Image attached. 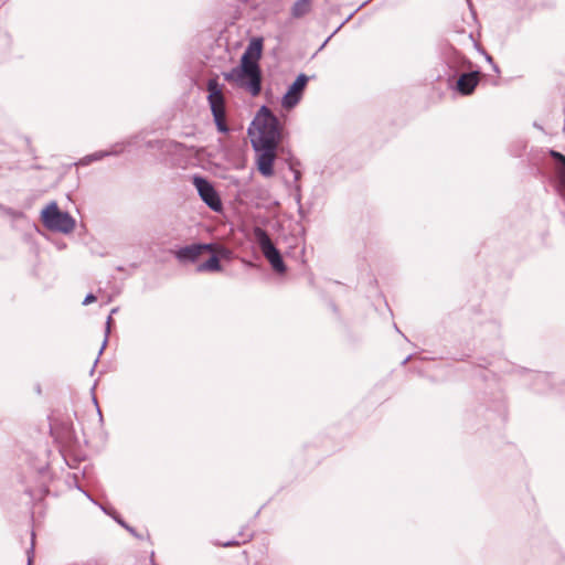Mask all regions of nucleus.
I'll return each mask as SVG.
<instances>
[{"mask_svg": "<svg viewBox=\"0 0 565 565\" xmlns=\"http://www.w3.org/2000/svg\"><path fill=\"white\" fill-rule=\"evenodd\" d=\"M253 125L254 130H249V134L255 150L277 148L281 139L279 122L266 106L259 109Z\"/></svg>", "mask_w": 565, "mask_h": 565, "instance_id": "obj_2", "label": "nucleus"}, {"mask_svg": "<svg viewBox=\"0 0 565 565\" xmlns=\"http://www.w3.org/2000/svg\"><path fill=\"white\" fill-rule=\"evenodd\" d=\"M206 88L209 93L207 102L217 130L221 132H227L228 126L226 124L225 96L223 87L218 84L216 78H211L207 82Z\"/></svg>", "mask_w": 565, "mask_h": 565, "instance_id": "obj_3", "label": "nucleus"}, {"mask_svg": "<svg viewBox=\"0 0 565 565\" xmlns=\"http://www.w3.org/2000/svg\"><path fill=\"white\" fill-rule=\"evenodd\" d=\"M255 236L265 258L269 262L273 269L279 274L286 271V265L281 258L279 250L274 246L270 237L262 228H256Z\"/></svg>", "mask_w": 565, "mask_h": 565, "instance_id": "obj_5", "label": "nucleus"}, {"mask_svg": "<svg viewBox=\"0 0 565 565\" xmlns=\"http://www.w3.org/2000/svg\"><path fill=\"white\" fill-rule=\"evenodd\" d=\"M227 254V250L224 248V252L221 253H212V256L204 263L200 264L198 266V271H221L222 267L220 264V257L218 256H225Z\"/></svg>", "mask_w": 565, "mask_h": 565, "instance_id": "obj_11", "label": "nucleus"}, {"mask_svg": "<svg viewBox=\"0 0 565 565\" xmlns=\"http://www.w3.org/2000/svg\"><path fill=\"white\" fill-rule=\"evenodd\" d=\"M276 148H260V153L257 156V168L264 177H271L274 174V161L276 159Z\"/></svg>", "mask_w": 565, "mask_h": 565, "instance_id": "obj_10", "label": "nucleus"}, {"mask_svg": "<svg viewBox=\"0 0 565 565\" xmlns=\"http://www.w3.org/2000/svg\"><path fill=\"white\" fill-rule=\"evenodd\" d=\"M262 50V40H253L242 55L239 66L223 74L225 81L245 89L254 97L262 90V71L258 64Z\"/></svg>", "mask_w": 565, "mask_h": 565, "instance_id": "obj_1", "label": "nucleus"}, {"mask_svg": "<svg viewBox=\"0 0 565 565\" xmlns=\"http://www.w3.org/2000/svg\"><path fill=\"white\" fill-rule=\"evenodd\" d=\"M307 84L308 77L305 74H300L284 95L281 100L282 108L286 110L292 109L302 98Z\"/></svg>", "mask_w": 565, "mask_h": 565, "instance_id": "obj_7", "label": "nucleus"}, {"mask_svg": "<svg viewBox=\"0 0 565 565\" xmlns=\"http://www.w3.org/2000/svg\"><path fill=\"white\" fill-rule=\"evenodd\" d=\"M311 8V0H298L291 9V13L295 18H300L308 13Z\"/></svg>", "mask_w": 565, "mask_h": 565, "instance_id": "obj_12", "label": "nucleus"}, {"mask_svg": "<svg viewBox=\"0 0 565 565\" xmlns=\"http://www.w3.org/2000/svg\"><path fill=\"white\" fill-rule=\"evenodd\" d=\"M44 226L51 231L71 233L75 227L74 218L62 212L55 202L50 203L41 213Z\"/></svg>", "mask_w": 565, "mask_h": 565, "instance_id": "obj_4", "label": "nucleus"}, {"mask_svg": "<svg viewBox=\"0 0 565 565\" xmlns=\"http://www.w3.org/2000/svg\"><path fill=\"white\" fill-rule=\"evenodd\" d=\"M481 78V73L478 71L470 73H462L456 83V90L463 96L471 95Z\"/></svg>", "mask_w": 565, "mask_h": 565, "instance_id": "obj_9", "label": "nucleus"}, {"mask_svg": "<svg viewBox=\"0 0 565 565\" xmlns=\"http://www.w3.org/2000/svg\"><path fill=\"white\" fill-rule=\"evenodd\" d=\"M551 157L559 163L558 175L562 183L565 185V156L558 151L551 150Z\"/></svg>", "mask_w": 565, "mask_h": 565, "instance_id": "obj_13", "label": "nucleus"}, {"mask_svg": "<svg viewBox=\"0 0 565 565\" xmlns=\"http://www.w3.org/2000/svg\"><path fill=\"white\" fill-rule=\"evenodd\" d=\"M96 301V297L92 294L87 295L86 298L83 301V305L87 306L92 302Z\"/></svg>", "mask_w": 565, "mask_h": 565, "instance_id": "obj_15", "label": "nucleus"}, {"mask_svg": "<svg viewBox=\"0 0 565 565\" xmlns=\"http://www.w3.org/2000/svg\"><path fill=\"white\" fill-rule=\"evenodd\" d=\"M193 184L196 188L201 199L210 209L216 212L222 209L220 196L207 180L202 177H194Z\"/></svg>", "mask_w": 565, "mask_h": 565, "instance_id": "obj_6", "label": "nucleus"}, {"mask_svg": "<svg viewBox=\"0 0 565 565\" xmlns=\"http://www.w3.org/2000/svg\"><path fill=\"white\" fill-rule=\"evenodd\" d=\"M252 537V534L250 533H241L239 534V539L241 540H231V541H226V542H217L216 544L218 546H223V547H227V546H238L241 543H246L250 540Z\"/></svg>", "mask_w": 565, "mask_h": 565, "instance_id": "obj_14", "label": "nucleus"}, {"mask_svg": "<svg viewBox=\"0 0 565 565\" xmlns=\"http://www.w3.org/2000/svg\"><path fill=\"white\" fill-rule=\"evenodd\" d=\"M221 253L224 252V247L217 244H193L180 248L175 256L179 260H196L204 253Z\"/></svg>", "mask_w": 565, "mask_h": 565, "instance_id": "obj_8", "label": "nucleus"}]
</instances>
